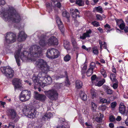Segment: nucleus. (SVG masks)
<instances>
[{"mask_svg": "<svg viewBox=\"0 0 128 128\" xmlns=\"http://www.w3.org/2000/svg\"><path fill=\"white\" fill-rule=\"evenodd\" d=\"M96 10L98 12L100 13L102 12V8L100 6H98L96 8Z\"/></svg>", "mask_w": 128, "mask_h": 128, "instance_id": "nucleus-43", "label": "nucleus"}, {"mask_svg": "<svg viewBox=\"0 0 128 128\" xmlns=\"http://www.w3.org/2000/svg\"><path fill=\"white\" fill-rule=\"evenodd\" d=\"M87 66H84L83 68L82 69V74H83V73H84L85 72L84 71V72H83V70H86V68H87Z\"/></svg>", "mask_w": 128, "mask_h": 128, "instance_id": "nucleus-61", "label": "nucleus"}, {"mask_svg": "<svg viewBox=\"0 0 128 128\" xmlns=\"http://www.w3.org/2000/svg\"><path fill=\"white\" fill-rule=\"evenodd\" d=\"M76 87L77 88H81L82 86V82L80 80H78L76 82Z\"/></svg>", "mask_w": 128, "mask_h": 128, "instance_id": "nucleus-21", "label": "nucleus"}, {"mask_svg": "<svg viewBox=\"0 0 128 128\" xmlns=\"http://www.w3.org/2000/svg\"><path fill=\"white\" fill-rule=\"evenodd\" d=\"M58 26L61 32L62 33H63L64 32V28L63 25L62 24V23L58 25Z\"/></svg>", "mask_w": 128, "mask_h": 128, "instance_id": "nucleus-30", "label": "nucleus"}, {"mask_svg": "<svg viewBox=\"0 0 128 128\" xmlns=\"http://www.w3.org/2000/svg\"><path fill=\"white\" fill-rule=\"evenodd\" d=\"M70 59V56L69 54L66 55L64 58V60L65 62L69 61Z\"/></svg>", "mask_w": 128, "mask_h": 128, "instance_id": "nucleus-32", "label": "nucleus"}, {"mask_svg": "<svg viewBox=\"0 0 128 128\" xmlns=\"http://www.w3.org/2000/svg\"><path fill=\"white\" fill-rule=\"evenodd\" d=\"M44 73L40 72L39 73L38 76H34L32 78V80L34 84V88L35 87H39L41 84V81L39 80L40 78L42 77L44 78V80H46V83L48 84L51 83L52 80L51 78L49 76H42Z\"/></svg>", "mask_w": 128, "mask_h": 128, "instance_id": "nucleus-3", "label": "nucleus"}, {"mask_svg": "<svg viewBox=\"0 0 128 128\" xmlns=\"http://www.w3.org/2000/svg\"><path fill=\"white\" fill-rule=\"evenodd\" d=\"M15 10L14 8H10L7 11L2 13V18L5 21L12 20L14 22L18 23L21 20L20 15L15 13Z\"/></svg>", "mask_w": 128, "mask_h": 128, "instance_id": "nucleus-2", "label": "nucleus"}, {"mask_svg": "<svg viewBox=\"0 0 128 128\" xmlns=\"http://www.w3.org/2000/svg\"><path fill=\"white\" fill-rule=\"evenodd\" d=\"M52 116V115L51 113H46L43 117L42 119L43 120H46L50 118Z\"/></svg>", "mask_w": 128, "mask_h": 128, "instance_id": "nucleus-20", "label": "nucleus"}, {"mask_svg": "<svg viewBox=\"0 0 128 128\" xmlns=\"http://www.w3.org/2000/svg\"><path fill=\"white\" fill-rule=\"evenodd\" d=\"M98 30L100 31L101 33H102L103 32V30L102 28L100 27L98 28Z\"/></svg>", "mask_w": 128, "mask_h": 128, "instance_id": "nucleus-63", "label": "nucleus"}, {"mask_svg": "<svg viewBox=\"0 0 128 128\" xmlns=\"http://www.w3.org/2000/svg\"><path fill=\"white\" fill-rule=\"evenodd\" d=\"M95 66H96L95 63L94 62H92L91 63V64H90V67L89 68H93V70H94Z\"/></svg>", "mask_w": 128, "mask_h": 128, "instance_id": "nucleus-44", "label": "nucleus"}, {"mask_svg": "<svg viewBox=\"0 0 128 128\" xmlns=\"http://www.w3.org/2000/svg\"><path fill=\"white\" fill-rule=\"evenodd\" d=\"M56 128H66L64 126L62 125V126H58Z\"/></svg>", "mask_w": 128, "mask_h": 128, "instance_id": "nucleus-64", "label": "nucleus"}, {"mask_svg": "<svg viewBox=\"0 0 128 128\" xmlns=\"http://www.w3.org/2000/svg\"><path fill=\"white\" fill-rule=\"evenodd\" d=\"M26 38V35L23 31L19 32L18 36V40L21 42L24 40Z\"/></svg>", "mask_w": 128, "mask_h": 128, "instance_id": "nucleus-16", "label": "nucleus"}, {"mask_svg": "<svg viewBox=\"0 0 128 128\" xmlns=\"http://www.w3.org/2000/svg\"><path fill=\"white\" fill-rule=\"evenodd\" d=\"M121 120V118L120 116H118L116 118V120L118 121H120Z\"/></svg>", "mask_w": 128, "mask_h": 128, "instance_id": "nucleus-55", "label": "nucleus"}, {"mask_svg": "<svg viewBox=\"0 0 128 128\" xmlns=\"http://www.w3.org/2000/svg\"><path fill=\"white\" fill-rule=\"evenodd\" d=\"M62 15L63 16L67 18H69L70 16L69 14L66 11L63 12H62Z\"/></svg>", "mask_w": 128, "mask_h": 128, "instance_id": "nucleus-29", "label": "nucleus"}, {"mask_svg": "<svg viewBox=\"0 0 128 128\" xmlns=\"http://www.w3.org/2000/svg\"><path fill=\"white\" fill-rule=\"evenodd\" d=\"M47 44L50 46L57 45L58 44V41L55 37L52 36L48 40Z\"/></svg>", "mask_w": 128, "mask_h": 128, "instance_id": "nucleus-15", "label": "nucleus"}, {"mask_svg": "<svg viewBox=\"0 0 128 128\" xmlns=\"http://www.w3.org/2000/svg\"><path fill=\"white\" fill-rule=\"evenodd\" d=\"M93 53L95 54H98V51L96 47H94L92 48Z\"/></svg>", "mask_w": 128, "mask_h": 128, "instance_id": "nucleus-31", "label": "nucleus"}, {"mask_svg": "<svg viewBox=\"0 0 128 128\" xmlns=\"http://www.w3.org/2000/svg\"><path fill=\"white\" fill-rule=\"evenodd\" d=\"M5 3V1L4 0H0V5H4Z\"/></svg>", "mask_w": 128, "mask_h": 128, "instance_id": "nucleus-53", "label": "nucleus"}, {"mask_svg": "<svg viewBox=\"0 0 128 128\" xmlns=\"http://www.w3.org/2000/svg\"><path fill=\"white\" fill-rule=\"evenodd\" d=\"M34 92L35 94L34 98L35 99L42 102H44L45 101L46 98L44 94L38 93L37 92Z\"/></svg>", "mask_w": 128, "mask_h": 128, "instance_id": "nucleus-12", "label": "nucleus"}, {"mask_svg": "<svg viewBox=\"0 0 128 128\" xmlns=\"http://www.w3.org/2000/svg\"><path fill=\"white\" fill-rule=\"evenodd\" d=\"M91 93L92 95V96L93 97H94L96 96V92H91Z\"/></svg>", "mask_w": 128, "mask_h": 128, "instance_id": "nucleus-58", "label": "nucleus"}, {"mask_svg": "<svg viewBox=\"0 0 128 128\" xmlns=\"http://www.w3.org/2000/svg\"><path fill=\"white\" fill-rule=\"evenodd\" d=\"M99 43L100 45V48L102 49V42L101 40H100L99 41Z\"/></svg>", "mask_w": 128, "mask_h": 128, "instance_id": "nucleus-62", "label": "nucleus"}, {"mask_svg": "<svg viewBox=\"0 0 128 128\" xmlns=\"http://www.w3.org/2000/svg\"><path fill=\"white\" fill-rule=\"evenodd\" d=\"M96 121L98 122H100L102 121V120H101L99 117H96Z\"/></svg>", "mask_w": 128, "mask_h": 128, "instance_id": "nucleus-52", "label": "nucleus"}, {"mask_svg": "<svg viewBox=\"0 0 128 128\" xmlns=\"http://www.w3.org/2000/svg\"><path fill=\"white\" fill-rule=\"evenodd\" d=\"M36 110L34 108H30L28 105H25L23 107V114L28 118H33L35 116Z\"/></svg>", "mask_w": 128, "mask_h": 128, "instance_id": "nucleus-4", "label": "nucleus"}, {"mask_svg": "<svg viewBox=\"0 0 128 128\" xmlns=\"http://www.w3.org/2000/svg\"><path fill=\"white\" fill-rule=\"evenodd\" d=\"M71 42L74 46L76 47V46L77 45V43L74 38H72V39Z\"/></svg>", "mask_w": 128, "mask_h": 128, "instance_id": "nucleus-35", "label": "nucleus"}, {"mask_svg": "<svg viewBox=\"0 0 128 128\" xmlns=\"http://www.w3.org/2000/svg\"><path fill=\"white\" fill-rule=\"evenodd\" d=\"M105 92L108 94H112L113 92L112 90L110 89L109 87L106 85H104L102 86Z\"/></svg>", "mask_w": 128, "mask_h": 128, "instance_id": "nucleus-18", "label": "nucleus"}, {"mask_svg": "<svg viewBox=\"0 0 128 128\" xmlns=\"http://www.w3.org/2000/svg\"><path fill=\"white\" fill-rule=\"evenodd\" d=\"M86 125L87 126L88 128H93V127L90 123H88L87 122H86L85 123Z\"/></svg>", "mask_w": 128, "mask_h": 128, "instance_id": "nucleus-50", "label": "nucleus"}, {"mask_svg": "<svg viewBox=\"0 0 128 128\" xmlns=\"http://www.w3.org/2000/svg\"><path fill=\"white\" fill-rule=\"evenodd\" d=\"M100 102L103 104L106 103L107 104H109L110 103V100H107L105 98H102L100 100Z\"/></svg>", "mask_w": 128, "mask_h": 128, "instance_id": "nucleus-28", "label": "nucleus"}, {"mask_svg": "<svg viewBox=\"0 0 128 128\" xmlns=\"http://www.w3.org/2000/svg\"><path fill=\"white\" fill-rule=\"evenodd\" d=\"M91 105L92 110H93V111L95 110L96 107V105L93 102L91 103Z\"/></svg>", "mask_w": 128, "mask_h": 128, "instance_id": "nucleus-37", "label": "nucleus"}, {"mask_svg": "<svg viewBox=\"0 0 128 128\" xmlns=\"http://www.w3.org/2000/svg\"><path fill=\"white\" fill-rule=\"evenodd\" d=\"M106 106L104 105H102L101 106L100 108L101 110L103 111L106 109Z\"/></svg>", "mask_w": 128, "mask_h": 128, "instance_id": "nucleus-47", "label": "nucleus"}, {"mask_svg": "<svg viewBox=\"0 0 128 128\" xmlns=\"http://www.w3.org/2000/svg\"><path fill=\"white\" fill-rule=\"evenodd\" d=\"M31 96L30 91L24 90L22 91L20 95V101L25 102L29 100Z\"/></svg>", "mask_w": 128, "mask_h": 128, "instance_id": "nucleus-7", "label": "nucleus"}, {"mask_svg": "<svg viewBox=\"0 0 128 128\" xmlns=\"http://www.w3.org/2000/svg\"><path fill=\"white\" fill-rule=\"evenodd\" d=\"M12 83L14 86L15 90L17 88L22 89L23 88L21 85V80L19 79H14L12 81Z\"/></svg>", "mask_w": 128, "mask_h": 128, "instance_id": "nucleus-13", "label": "nucleus"}, {"mask_svg": "<svg viewBox=\"0 0 128 128\" xmlns=\"http://www.w3.org/2000/svg\"><path fill=\"white\" fill-rule=\"evenodd\" d=\"M124 32L126 33H127L128 32V27H126L124 29Z\"/></svg>", "mask_w": 128, "mask_h": 128, "instance_id": "nucleus-56", "label": "nucleus"}, {"mask_svg": "<svg viewBox=\"0 0 128 128\" xmlns=\"http://www.w3.org/2000/svg\"><path fill=\"white\" fill-rule=\"evenodd\" d=\"M118 85L117 83H115L113 84L112 85V87L114 89H116L118 87Z\"/></svg>", "mask_w": 128, "mask_h": 128, "instance_id": "nucleus-48", "label": "nucleus"}, {"mask_svg": "<svg viewBox=\"0 0 128 128\" xmlns=\"http://www.w3.org/2000/svg\"><path fill=\"white\" fill-rule=\"evenodd\" d=\"M110 78L112 82H117V81L116 78L115 74H114L112 73H110Z\"/></svg>", "mask_w": 128, "mask_h": 128, "instance_id": "nucleus-24", "label": "nucleus"}, {"mask_svg": "<svg viewBox=\"0 0 128 128\" xmlns=\"http://www.w3.org/2000/svg\"><path fill=\"white\" fill-rule=\"evenodd\" d=\"M54 4L55 6L58 8H60L61 7V3L60 2L56 1L54 2Z\"/></svg>", "mask_w": 128, "mask_h": 128, "instance_id": "nucleus-40", "label": "nucleus"}, {"mask_svg": "<svg viewBox=\"0 0 128 128\" xmlns=\"http://www.w3.org/2000/svg\"><path fill=\"white\" fill-rule=\"evenodd\" d=\"M109 120L110 122H114L115 121L116 118L114 116L111 115L109 116Z\"/></svg>", "mask_w": 128, "mask_h": 128, "instance_id": "nucleus-34", "label": "nucleus"}, {"mask_svg": "<svg viewBox=\"0 0 128 128\" xmlns=\"http://www.w3.org/2000/svg\"><path fill=\"white\" fill-rule=\"evenodd\" d=\"M5 38V42L7 44L13 43L15 42L16 40V34L12 32H8L6 34Z\"/></svg>", "mask_w": 128, "mask_h": 128, "instance_id": "nucleus-11", "label": "nucleus"}, {"mask_svg": "<svg viewBox=\"0 0 128 128\" xmlns=\"http://www.w3.org/2000/svg\"><path fill=\"white\" fill-rule=\"evenodd\" d=\"M70 13L71 14L73 13H75V12H78V14H79V11L78 10L76 9H70Z\"/></svg>", "mask_w": 128, "mask_h": 128, "instance_id": "nucleus-41", "label": "nucleus"}, {"mask_svg": "<svg viewBox=\"0 0 128 128\" xmlns=\"http://www.w3.org/2000/svg\"><path fill=\"white\" fill-rule=\"evenodd\" d=\"M76 3L79 6H83L84 4V2L82 0H76Z\"/></svg>", "mask_w": 128, "mask_h": 128, "instance_id": "nucleus-26", "label": "nucleus"}, {"mask_svg": "<svg viewBox=\"0 0 128 128\" xmlns=\"http://www.w3.org/2000/svg\"><path fill=\"white\" fill-rule=\"evenodd\" d=\"M56 20L57 23L58 24H60L62 23V21H61L59 17L57 16L56 18Z\"/></svg>", "mask_w": 128, "mask_h": 128, "instance_id": "nucleus-38", "label": "nucleus"}, {"mask_svg": "<svg viewBox=\"0 0 128 128\" xmlns=\"http://www.w3.org/2000/svg\"><path fill=\"white\" fill-rule=\"evenodd\" d=\"M110 105L111 107L112 108H114L116 106V102H112L111 103Z\"/></svg>", "mask_w": 128, "mask_h": 128, "instance_id": "nucleus-46", "label": "nucleus"}, {"mask_svg": "<svg viewBox=\"0 0 128 128\" xmlns=\"http://www.w3.org/2000/svg\"><path fill=\"white\" fill-rule=\"evenodd\" d=\"M93 68H89L86 73L87 75L88 76H89L92 74L93 72Z\"/></svg>", "mask_w": 128, "mask_h": 128, "instance_id": "nucleus-25", "label": "nucleus"}, {"mask_svg": "<svg viewBox=\"0 0 128 128\" xmlns=\"http://www.w3.org/2000/svg\"><path fill=\"white\" fill-rule=\"evenodd\" d=\"M122 22H123L121 23L119 25V27L122 30H123L124 29V28L125 27V24L124 23V22L122 20Z\"/></svg>", "mask_w": 128, "mask_h": 128, "instance_id": "nucleus-36", "label": "nucleus"}, {"mask_svg": "<svg viewBox=\"0 0 128 128\" xmlns=\"http://www.w3.org/2000/svg\"><path fill=\"white\" fill-rule=\"evenodd\" d=\"M70 43L68 41L64 40V48L66 50H69Z\"/></svg>", "mask_w": 128, "mask_h": 128, "instance_id": "nucleus-23", "label": "nucleus"}, {"mask_svg": "<svg viewBox=\"0 0 128 128\" xmlns=\"http://www.w3.org/2000/svg\"><path fill=\"white\" fill-rule=\"evenodd\" d=\"M35 65L43 72H45L49 70V66H47V63L42 59H40L36 61Z\"/></svg>", "mask_w": 128, "mask_h": 128, "instance_id": "nucleus-5", "label": "nucleus"}, {"mask_svg": "<svg viewBox=\"0 0 128 128\" xmlns=\"http://www.w3.org/2000/svg\"><path fill=\"white\" fill-rule=\"evenodd\" d=\"M6 112L8 116L11 119L13 120L14 122H16L18 121L19 119V117L14 109L12 108L8 109L7 110Z\"/></svg>", "mask_w": 128, "mask_h": 128, "instance_id": "nucleus-8", "label": "nucleus"}, {"mask_svg": "<svg viewBox=\"0 0 128 128\" xmlns=\"http://www.w3.org/2000/svg\"><path fill=\"white\" fill-rule=\"evenodd\" d=\"M46 95L50 100H56L58 98V94L57 91L54 89H52L44 92Z\"/></svg>", "mask_w": 128, "mask_h": 128, "instance_id": "nucleus-9", "label": "nucleus"}, {"mask_svg": "<svg viewBox=\"0 0 128 128\" xmlns=\"http://www.w3.org/2000/svg\"><path fill=\"white\" fill-rule=\"evenodd\" d=\"M8 128H14L15 127L14 124L13 123L10 122L8 124Z\"/></svg>", "mask_w": 128, "mask_h": 128, "instance_id": "nucleus-42", "label": "nucleus"}, {"mask_svg": "<svg viewBox=\"0 0 128 128\" xmlns=\"http://www.w3.org/2000/svg\"><path fill=\"white\" fill-rule=\"evenodd\" d=\"M60 55L58 50L54 48L49 49L46 52V56L49 58H58Z\"/></svg>", "mask_w": 128, "mask_h": 128, "instance_id": "nucleus-6", "label": "nucleus"}, {"mask_svg": "<svg viewBox=\"0 0 128 128\" xmlns=\"http://www.w3.org/2000/svg\"><path fill=\"white\" fill-rule=\"evenodd\" d=\"M119 110L120 112L123 115H127L128 113V110H126V107L123 103L121 102L120 104Z\"/></svg>", "mask_w": 128, "mask_h": 128, "instance_id": "nucleus-14", "label": "nucleus"}, {"mask_svg": "<svg viewBox=\"0 0 128 128\" xmlns=\"http://www.w3.org/2000/svg\"><path fill=\"white\" fill-rule=\"evenodd\" d=\"M96 17L97 20H102V17L100 14H97L96 15Z\"/></svg>", "mask_w": 128, "mask_h": 128, "instance_id": "nucleus-45", "label": "nucleus"}, {"mask_svg": "<svg viewBox=\"0 0 128 128\" xmlns=\"http://www.w3.org/2000/svg\"><path fill=\"white\" fill-rule=\"evenodd\" d=\"M46 7L48 8H50L51 7V3L50 2H47L46 4Z\"/></svg>", "mask_w": 128, "mask_h": 128, "instance_id": "nucleus-49", "label": "nucleus"}, {"mask_svg": "<svg viewBox=\"0 0 128 128\" xmlns=\"http://www.w3.org/2000/svg\"><path fill=\"white\" fill-rule=\"evenodd\" d=\"M101 73L104 78L106 76V72L105 71L104 69H102L101 70Z\"/></svg>", "mask_w": 128, "mask_h": 128, "instance_id": "nucleus-39", "label": "nucleus"}, {"mask_svg": "<svg viewBox=\"0 0 128 128\" xmlns=\"http://www.w3.org/2000/svg\"><path fill=\"white\" fill-rule=\"evenodd\" d=\"M109 126L110 128H113L114 127V125L112 123H110L109 124Z\"/></svg>", "mask_w": 128, "mask_h": 128, "instance_id": "nucleus-54", "label": "nucleus"}, {"mask_svg": "<svg viewBox=\"0 0 128 128\" xmlns=\"http://www.w3.org/2000/svg\"><path fill=\"white\" fill-rule=\"evenodd\" d=\"M76 12H75V13H72V17L74 18H76L77 16V14H76Z\"/></svg>", "mask_w": 128, "mask_h": 128, "instance_id": "nucleus-51", "label": "nucleus"}, {"mask_svg": "<svg viewBox=\"0 0 128 128\" xmlns=\"http://www.w3.org/2000/svg\"><path fill=\"white\" fill-rule=\"evenodd\" d=\"M92 24L94 26L98 27L100 26L99 23L96 21H94L92 22Z\"/></svg>", "mask_w": 128, "mask_h": 128, "instance_id": "nucleus-33", "label": "nucleus"}, {"mask_svg": "<svg viewBox=\"0 0 128 128\" xmlns=\"http://www.w3.org/2000/svg\"><path fill=\"white\" fill-rule=\"evenodd\" d=\"M41 52V48L36 45L33 46L30 48V53L26 51L21 52L20 49L16 51L14 57L18 66H20V65L19 57L23 62H25L27 60L34 62L36 60V58L40 56Z\"/></svg>", "mask_w": 128, "mask_h": 128, "instance_id": "nucleus-1", "label": "nucleus"}, {"mask_svg": "<svg viewBox=\"0 0 128 128\" xmlns=\"http://www.w3.org/2000/svg\"><path fill=\"white\" fill-rule=\"evenodd\" d=\"M104 26L105 28H110V26L108 24H106Z\"/></svg>", "mask_w": 128, "mask_h": 128, "instance_id": "nucleus-57", "label": "nucleus"}, {"mask_svg": "<svg viewBox=\"0 0 128 128\" xmlns=\"http://www.w3.org/2000/svg\"><path fill=\"white\" fill-rule=\"evenodd\" d=\"M105 81L104 79H103L102 80L99 81L95 85L96 86H100L103 84L105 82Z\"/></svg>", "mask_w": 128, "mask_h": 128, "instance_id": "nucleus-27", "label": "nucleus"}, {"mask_svg": "<svg viewBox=\"0 0 128 128\" xmlns=\"http://www.w3.org/2000/svg\"><path fill=\"white\" fill-rule=\"evenodd\" d=\"M96 78V76L95 75H94L92 76L91 77V79L92 80H94Z\"/></svg>", "mask_w": 128, "mask_h": 128, "instance_id": "nucleus-59", "label": "nucleus"}, {"mask_svg": "<svg viewBox=\"0 0 128 128\" xmlns=\"http://www.w3.org/2000/svg\"><path fill=\"white\" fill-rule=\"evenodd\" d=\"M1 70L2 72L8 78H12L14 74V70L10 66L4 67Z\"/></svg>", "mask_w": 128, "mask_h": 128, "instance_id": "nucleus-10", "label": "nucleus"}, {"mask_svg": "<svg viewBox=\"0 0 128 128\" xmlns=\"http://www.w3.org/2000/svg\"><path fill=\"white\" fill-rule=\"evenodd\" d=\"M91 32V30H89L86 33L83 34L82 36H80V38L82 40H84L86 37H89L90 36L89 34H90Z\"/></svg>", "mask_w": 128, "mask_h": 128, "instance_id": "nucleus-19", "label": "nucleus"}, {"mask_svg": "<svg viewBox=\"0 0 128 128\" xmlns=\"http://www.w3.org/2000/svg\"><path fill=\"white\" fill-rule=\"evenodd\" d=\"M82 48L83 49L86 50V51H88V49L84 45H83L82 46Z\"/></svg>", "mask_w": 128, "mask_h": 128, "instance_id": "nucleus-60", "label": "nucleus"}, {"mask_svg": "<svg viewBox=\"0 0 128 128\" xmlns=\"http://www.w3.org/2000/svg\"><path fill=\"white\" fill-rule=\"evenodd\" d=\"M80 95L81 98L84 101L86 100L87 99L86 95L84 92H81Z\"/></svg>", "mask_w": 128, "mask_h": 128, "instance_id": "nucleus-22", "label": "nucleus"}, {"mask_svg": "<svg viewBox=\"0 0 128 128\" xmlns=\"http://www.w3.org/2000/svg\"><path fill=\"white\" fill-rule=\"evenodd\" d=\"M45 35L44 34H42L39 37L40 40L39 41V44L42 47H44L46 45L47 42H46L44 38Z\"/></svg>", "mask_w": 128, "mask_h": 128, "instance_id": "nucleus-17", "label": "nucleus"}]
</instances>
